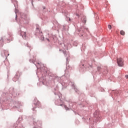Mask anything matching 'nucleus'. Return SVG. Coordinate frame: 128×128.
<instances>
[{"label": "nucleus", "mask_w": 128, "mask_h": 128, "mask_svg": "<svg viewBox=\"0 0 128 128\" xmlns=\"http://www.w3.org/2000/svg\"><path fill=\"white\" fill-rule=\"evenodd\" d=\"M98 70H100V67H98Z\"/></svg>", "instance_id": "7"}, {"label": "nucleus", "mask_w": 128, "mask_h": 128, "mask_svg": "<svg viewBox=\"0 0 128 128\" xmlns=\"http://www.w3.org/2000/svg\"><path fill=\"white\" fill-rule=\"evenodd\" d=\"M108 28H109V30H110L112 28V25L110 24L108 25Z\"/></svg>", "instance_id": "4"}, {"label": "nucleus", "mask_w": 128, "mask_h": 128, "mask_svg": "<svg viewBox=\"0 0 128 128\" xmlns=\"http://www.w3.org/2000/svg\"><path fill=\"white\" fill-rule=\"evenodd\" d=\"M37 30H40V29L39 28H37Z\"/></svg>", "instance_id": "8"}, {"label": "nucleus", "mask_w": 128, "mask_h": 128, "mask_svg": "<svg viewBox=\"0 0 128 128\" xmlns=\"http://www.w3.org/2000/svg\"><path fill=\"white\" fill-rule=\"evenodd\" d=\"M64 108H66V110H70V109L68 108V107L66 106H64Z\"/></svg>", "instance_id": "5"}, {"label": "nucleus", "mask_w": 128, "mask_h": 128, "mask_svg": "<svg viewBox=\"0 0 128 128\" xmlns=\"http://www.w3.org/2000/svg\"><path fill=\"white\" fill-rule=\"evenodd\" d=\"M120 34L121 36H124V34H126V32H124V31L122 30L120 31Z\"/></svg>", "instance_id": "3"}, {"label": "nucleus", "mask_w": 128, "mask_h": 128, "mask_svg": "<svg viewBox=\"0 0 128 128\" xmlns=\"http://www.w3.org/2000/svg\"><path fill=\"white\" fill-rule=\"evenodd\" d=\"M124 59H122V58H117V64L118 66H124Z\"/></svg>", "instance_id": "1"}, {"label": "nucleus", "mask_w": 128, "mask_h": 128, "mask_svg": "<svg viewBox=\"0 0 128 128\" xmlns=\"http://www.w3.org/2000/svg\"><path fill=\"white\" fill-rule=\"evenodd\" d=\"M21 34H22V38H26V32H22Z\"/></svg>", "instance_id": "2"}, {"label": "nucleus", "mask_w": 128, "mask_h": 128, "mask_svg": "<svg viewBox=\"0 0 128 128\" xmlns=\"http://www.w3.org/2000/svg\"><path fill=\"white\" fill-rule=\"evenodd\" d=\"M69 20H70V18Z\"/></svg>", "instance_id": "9"}, {"label": "nucleus", "mask_w": 128, "mask_h": 128, "mask_svg": "<svg viewBox=\"0 0 128 128\" xmlns=\"http://www.w3.org/2000/svg\"><path fill=\"white\" fill-rule=\"evenodd\" d=\"M125 78H128V75H126V76H125Z\"/></svg>", "instance_id": "6"}]
</instances>
